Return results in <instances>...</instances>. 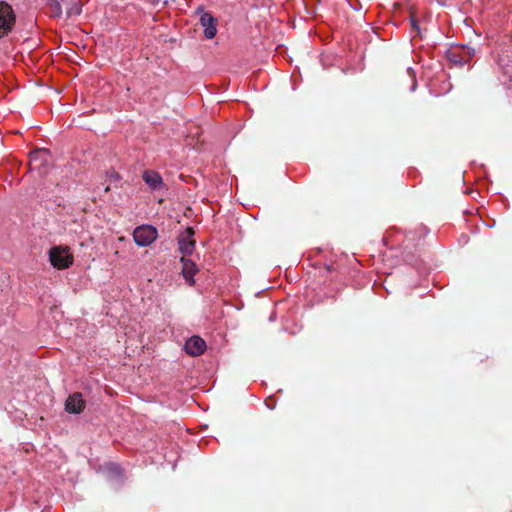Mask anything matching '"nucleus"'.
I'll use <instances>...</instances> for the list:
<instances>
[{
	"mask_svg": "<svg viewBox=\"0 0 512 512\" xmlns=\"http://www.w3.org/2000/svg\"><path fill=\"white\" fill-rule=\"evenodd\" d=\"M49 260L53 267L57 269H66L73 263V255L68 247L55 246L49 251Z\"/></svg>",
	"mask_w": 512,
	"mask_h": 512,
	"instance_id": "nucleus-1",
	"label": "nucleus"
},
{
	"mask_svg": "<svg viewBox=\"0 0 512 512\" xmlns=\"http://www.w3.org/2000/svg\"><path fill=\"white\" fill-rule=\"evenodd\" d=\"M50 154L47 149H36L30 153V170H36L39 174L46 173L49 164Z\"/></svg>",
	"mask_w": 512,
	"mask_h": 512,
	"instance_id": "nucleus-2",
	"label": "nucleus"
},
{
	"mask_svg": "<svg viewBox=\"0 0 512 512\" xmlns=\"http://www.w3.org/2000/svg\"><path fill=\"white\" fill-rule=\"evenodd\" d=\"M15 23V14L11 6L5 2H0V37H3L11 31Z\"/></svg>",
	"mask_w": 512,
	"mask_h": 512,
	"instance_id": "nucleus-3",
	"label": "nucleus"
},
{
	"mask_svg": "<svg viewBox=\"0 0 512 512\" xmlns=\"http://www.w3.org/2000/svg\"><path fill=\"white\" fill-rule=\"evenodd\" d=\"M133 238L138 246L145 247L157 238V231L150 225H143L134 230Z\"/></svg>",
	"mask_w": 512,
	"mask_h": 512,
	"instance_id": "nucleus-4",
	"label": "nucleus"
},
{
	"mask_svg": "<svg viewBox=\"0 0 512 512\" xmlns=\"http://www.w3.org/2000/svg\"><path fill=\"white\" fill-rule=\"evenodd\" d=\"M194 231L191 227H187L178 237L179 250L182 256L191 255L195 248V240L193 239Z\"/></svg>",
	"mask_w": 512,
	"mask_h": 512,
	"instance_id": "nucleus-5",
	"label": "nucleus"
},
{
	"mask_svg": "<svg viewBox=\"0 0 512 512\" xmlns=\"http://www.w3.org/2000/svg\"><path fill=\"white\" fill-rule=\"evenodd\" d=\"M85 406L86 403L79 392L71 394L65 401V410L68 413L79 414L84 410Z\"/></svg>",
	"mask_w": 512,
	"mask_h": 512,
	"instance_id": "nucleus-6",
	"label": "nucleus"
},
{
	"mask_svg": "<svg viewBox=\"0 0 512 512\" xmlns=\"http://www.w3.org/2000/svg\"><path fill=\"white\" fill-rule=\"evenodd\" d=\"M199 22L204 29V36L207 39H212L216 36V19L210 13L202 12Z\"/></svg>",
	"mask_w": 512,
	"mask_h": 512,
	"instance_id": "nucleus-7",
	"label": "nucleus"
},
{
	"mask_svg": "<svg viewBox=\"0 0 512 512\" xmlns=\"http://www.w3.org/2000/svg\"><path fill=\"white\" fill-rule=\"evenodd\" d=\"M184 348L187 354L199 356L205 351L206 343L201 337L193 336L186 341Z\"/></svg>",
	"mask_w": 512,
	"mask_h": 512,
	"instance_id": "nucleus-8",
	"label": "nucleus"
},
{
	"mask_svg": "<svg viewBox=\"0 0 512 512\" xmlns=\"http://www.w3.org/2000/svg\"><path fill=\"white\" fill-rule=\"evenodd\" d=\"M143 180L150 188L154 190L159 189L163 186L161 176L153 170H146L143 173Z\"/></svg>",
	"mask_w": 512,
	"mask_h": 512,
	"instance_id": "nucleus-9",
	"label": "nucleus"
},
{
	"mask_svg": "<svg viewBox=\"0 0 512 512\" xmlns=\"http://www.w3.org/2000/svg\"><path fill=\"white\" fill-rule=\"evenodd\" d=\"M181 262L183 264L182 274H183L184 278L189 283H193V276L197 271L196 264L184 256L181 257Z\"/></svg>",
	"mask_w": 512,
	"mask_h": 512,
	"instance_id": "nucleus-10",
	"label": "nucleus"
},
{
	"mask_svg": "<svg viewBox=\"0 0 512 512\" xmlns=\"http://www.w3.org/2000/svg\"><path fill=\"white\" fill-rule=\"evenodd\" d=\"M475 55V49L469 46H464L459 52L460 60L459 64L464 65Z\"/></svg>",
	"mask_w": 512,
	"mask_h": 512,
	"instance_id": "nucleus-11",
	"label": "nucleus"
},
{
	"mask_svg": "<svg viewBox=\"0 0 512 512\" xmlns=\"http://www.w3.org/2000/svg\"><path fill=\"white\" fill-rule=\"evenodd\" d=\"M105 469L111 478L117 479L122 477V469L119 465L115 463L107 464L105 466Z\"/></svg>",
	"mask_w": 512,
	"mask_h": 512,
	"instance_id": "nucleus-12",
	"label": "nucleus"
},
{
	"mask_svg": "<svg viewBox=\"0 0 512 512\" xmlns=\"http://www.w3.org/2000/svg\"><path fill=\"white\" fill-rule=\"evenodd\" d=\"M81 13V7L78 2H73L71 7L67 11L68 16L79 15Z\"/></svg>",
	"mask_w": 512,
	"mask_h": 512,
	"instance_id": "nucleus-13",
	"label": "nucleus"
},
{
	"mask_svg": "<svg viewBox=\"0 0 512 512\" xmlns=\"http://www.w3.org/2000/svg\"><path fill=\"white\" fill-rule=\"evenodd\" d=\"M451 60L455 63H458L459 64V60H460V56H459V53L457 54L456 52H451Z\"/></svg>",
	"mask_w": 512,
	"mask_h": 512,
	"instance_id": "nucleus-14",
	"label": "nucleus"
},
{
	"mask_svg": "<svg viewBox=\"0 0 512 512\" xmlns=\"http://www.w3.org/2000/svg\"><path fill=\"white\" fill-rule=\"evenodd\" d=\"M412 28L418 33L419 32V26L415 20L411 21Z\"/></svg>",
	"mask_w": 512,
	"mask_h": 512,
	"instance_id": "nucleus-15",
	"label": "nucleus"
},
{
	"mask_svg": "<svg viewBox=\"0 0 512 512\" xmlns=\"http://www.w3.org/2000/svg\"><path fill=\"white\" fill-rule=\"evenodd\" d=\"M111 177H113V179H115V180H118V179H119V175H118V173H116V172H112V173H111Z\"/></svg>",
	"mask_w": 512,
	"mask_h": 512,
	"instance_id": "nucleus-16",
	"label": "nucleus"
}]
</instances>
